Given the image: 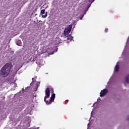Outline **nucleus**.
Listing matches in <instances>:
<instances>
[{
  "label": "nucleus",
  "instance_id": "ddd939ff",
  "mask_svg": "<svg viewBox=\"0 0 129 129\" xmlns=\"http://www.w3.org/2000/svg\"><path fill=\"white\" fill-rule=\"evenodd\" d=\"M105 33H107V32H108V29L106 28V29H105Z\"/></svg>",
  "mask_w": 129,
  "mask_h": 129
},
{
  "label": "nucleus",
  "instance_id": "6e6552de",
  "mask_svg": "<svg viewBox=\"0 0 129 129\" xmlns=\"http://www.w3.org/2000/svg\"><path fill=\"white\" fill-rule=\"evenodd\" d=\"M125 81L126 83H129V75H128L125 78Z\"/></svg>",
  "mask_w": 129,
  "mask_h": 129
},
{
  "label": "nucleus",
  "instance_id": "1a4fd4ad",
  "mask_svg": "<svg viewBox=\"0 0 129 129\" xmlns=\"http://www.w3.org/2000/svg\"><path fill=\"white\" fill-rule=\"evenodd\" d=\"M47 16H48V12H46L45 13V15H42V18H44L45 19V18H47Z\"/></svg>",
  "mask_w": 129,
  "mask_h": 129
},
{
  "label": "nucleus",
  "instance_id": "2eb2a0df",
  "mask_svg": "<svg viewBox=\"0 0 129 129\" xmlns=\"http://www.w3.org/2000/svg\"><path fill=\"white\" fill-rule=\"evenodd\" d=\"M51 92L52 93H54V89H51Z\"/></svg>",
  "mask_w": 129,
  "mask_h": 129
},
{
  "label": "nucleus",
  "instance_id": "f3484780",
  "mask_svg": "<svg viewBox=\"0 0 129 129\" xmlns=\"http://www.w3.org/2000/svg\"><path fill=\"white\" fill-rule=\"evenodd\" d=\"M83 16H83L82 18H80V20H82V18H83Z\"/></svg>",
  "mask_w": 129,
  "mask_h": 129
},
{
  "label": "nucleus",
  "instance_id": "7ed1b4c3",
  "mask_svg": "<svg viewBox=\"0 0 129 129\" xmlns=\"http://www.w3.org/2000/svg\"><path fill=\"white\" fill-rule=\"evenodd\" d=\"M71 30H72V25H70L67 28L64 29L63 34L65 37L67 36L71 32Z\"/></svg>",
  "mask_w": 129,
  "mask_h": 129
},
{
  "label": "nucleus",
  "instance_id": "0eeeda50",
  "mask_svg": "<svg viewBox=\"0 0 129 129\" xmlns=\"http://www.w3.org/2000/svg\"><path fill=\"white\" fill-rule=\"evenodd\" d=\"M16 44L18 45V46H22V41L20 40H18L16 42Z\"/></svg>",
  "mask_w": 129,
  "mask_h": 129
},
{
  "label": "nucleus",
  "instance_id": "423d86ee",
  "mask_svg": "<svg viewBox=\"0 0 129 129\" xmlns=\"http://www.w3.org/2000/svg\"><path fill=\"white\" fill-rule=\"evenodd\" d=\"M115 71H116V72H118V71H119V66H118V64L115 66Z\"/></svg>",
  "mask_w": 129,
  "mask_h": 129
},
{
  "label": "nucleus",
  "instance_id": "9d476101",
  "mask_svg": "<svg viewBox=\"0 0 129 129\" xmlns=\"http://www.w3.org/2000/svg\"><path fill=\"white\" fill-rule=\"evenodd\" d=\"M32 82L31 83H34V82H36L37 81V77H35V78H32Z\"/></svg>",
  "mask_w": 129,
  "mask_h": 129
},
{
  "label": "nucleus",
  "instance_id": "f8f14e48",
  "mask_svg": "<svg viewBox=\"0 0 129 129\" xmlns=\"http://www.w3.org/2000/svg\"><path fill=\"white\" fill-rule=\"evenodd\" d=\"M41 15H44V14H45V9L41 10Z\"/></svg>",
  "mask_w": 129,
  "mask_h": 129
},
{
  "label": "nucleus",
  "instance_id": "9b49d317",
  "mask_svg": "<svg viewBox=\"0 0 129 129\" xmlns=\"http://www.w3.org/2000/svg\"><path fill=\"white\" fill-rule=\"evenodd\" d=\"M67 40H70V41L72 40V38H71V35L67 36Z\"/></svg>",
  "mask_w": 129,
  "mask_h": 129
},
{
  "label": "nucleus",
  "instance_id": "dca6fc26",
  "mask_svg": "<svg viewBox=\"0 0 129 129\" xmlns=\"http://www.w3.org/2000/svg\"><path fill=\"white\" fill-rule=\"evenodd\" d=\"M127 120H129V115L127 116Z\"/></svg>",
  "mask_w": 129,
  "mask_h": 129
},
{
  "label": "nucleus",
  "instance_id": "f03ea898",
  "mask_svg": "<svg viewBox=\"0 0 129 129\" xmlns=\"http://www.w3.org/2000/svg\"><path fill=\"white\" fill-rule=\"evenodd\" d=\"M45 96L44 97V101L46 103V104H51L53 101L50 99L49 101H46V98H49L50 96V88H47L45 90Z\"/></svg>",
  "mask_w": 129,
  "mask_h": 129
},
{
  "label": "nucleus",
  "instance_id": "f257e3e1",
  "mask_svg": "<svg viewBox=\"0 0 129 129\" xmlns=\"http://www.w3.org/2000/svg\"><path fill=\"white\" fill-rule=\"evenodd\" d=\"M12 64L7 63L4 65L0 70V74L3 76H8L10 74L11 69H12Z\"/></svg>",
  "mask_w": 129,
  "mask_h": 129
},
{
  "label": "nucleus",
  "instance_id": "39448f33",
  "mask_svg": "<svg viewBox=\"0 0 129 129\" xmlns=\"http://www.w3.org/2000/svg\"><path fill=\"white\" fill-rule=\"evenodd\" d=\"M55 97H56V95L54 93L52 94L50 98V100H51L52 102L54 101V100L55 99Z\"/></svg>",
  "mask_w": 129,
  "mask_h": 129
},
{
  "label": "nucleus",
  "instance_id": "20e7f679",
  "mask_svg": "<svg viewBox=\"0 0 129 129\" xmlns=\"http://www.w3.org/2000/svg\"><path fill=\"white\" fill-rule=\"evenodd\" d=\"M107 93H108V90H107V89H104L101 91L100 93V97H103V96H105Z\"/></svg>",
  "mask_w": 129,
  "mask_h": 129
},
{
  "label": "nucleus",
  "instance_id": "4468645a",
  "mask_svg": "<svg viewBox=\"0 0 129 129\" xmlns=\"http://www.w3.org/2000/svg\"><path fill=\"white\" fill-rule=\"evenodd\" d=\"M37 87L40 85V82H38L37 83Z\"/></svg>",
  "mask_w": 129,
  "mask_h": 129
},
{
  "label": "nucleus",
  "instance_id": "a211bd4d",
  "mask_svg": "<svg viewBox=\"0 0 129 129\" xmlns=\"http://www.w3.org/2000/svg\"><path fill=\"white\" fill-rule=\"evenodd\" d=\"M124 85L125 86H126V84L125 83H124Z\"/></svg>",
  "mask_w": 129,
  "mask_h": 129
}]
</instances>
